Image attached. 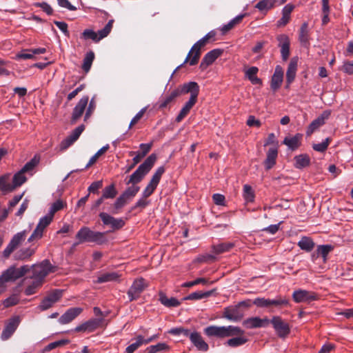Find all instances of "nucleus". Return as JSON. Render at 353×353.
<instances>
[{
	"label": "nucleus",
	"instance_id": "29",
	"mask_svg": "<svg viewBox=\"0 0 353 353\" xmlns=\"http://www.w3.org/2000/svg\"><path fill=\"white\" fill-rule=\"evenodd\" d=\"M17 279H18V276L15 272V267L10 266L0 276V288L4 287L5 283L15 281Z\"/></svg>",
	"mask_w": 353,
	"mask_h": 353
},
{
	"label": "nucleus",
	"instance_id": "42",
	"mask_svg": "<svg viewBox=\"0 0 353 353\" xmlns=\"http://www.w3.org/2000/svg\"><path fill=\"white\" fill-rule=\"evenodd\" d=\"M232 337V339H230L226 342H225V345L231 347H236L244 345L248 341V339L244 336H241V335L234 336Z\"/></svg>",
	"mask_w": 353,
	"mask_h": 353
},
{
	"label": "nucleus",
	"instance_id": "37",
	"mask_svg": "<svg viewBox=\"0 0 353 353\" xmlns=\"http://www.w3.org/2000/svg\"><path fill=\"white\" fill-rule=\"evenodd\" d=\"M298 246L307 252H311L315 246L313 240L308 236H302L301 240L297 243Z\"/></svg>",
	"mask_w": 353,
	"mask_h": 353
},
{
	"label": "nucleus",
	"instance_id": "55",
	"mask_svg": "<svg viewBox=\"0 0 353 353\" xmlns=\"http://www.w3.org/2000/svg\"><path fill=\"white\" fill-rule=\"evenodd\" d=\"M109 148V145L107 144L105 146L102 147L100 150H99L90 159L88 163L85 165V168H88L94 163H95L98 158L102 154H103L105 152H106Z\"/></svg>",
	"mask_w": 353,
	"mask_h": 353
},
{
	"label": "nucleus",
	"instance_id": "20",
	"mask_svg": "<svg viewBox=\"0 0 353 353\" xmlns=\"http://www.w3.org/2000/svg\"><path fill=\"white\" fill-rule=\"evenodd\" d=\"M278 46L281 48V54L283 61H286L290 54V41L288 35L279 34L277 36Z\"/></svg>",
	"mask_w": 353,
	"mask_h": 353
},
{
	"label": "nucleus",
	"instance_id": "26",
	"mask_svg": "<svg viewBox=\"0 0 353 353\" xmlns=\"http://www.w3.org/2000/svg\"><path fill=\"white\" fill-rule=\"evenodd\" d=\"M189 339L198 350L203 352H206L208 350V344L203 340L201 334L198 332H191Z\"/></svg>",
	"mask_w": 353,
	"mask_h": 353
},
{
	"label": "nucleus",
	"instance_id": "22",
	"mask_svg": "<svg viewBox=\"0 0 353 353\" xmlns=\"http://www.w3.org/2000/svg\"><path fill=\"white\" fill-rule=\"evenodd\" d=\"M270 324L268 318L261 319L259 317H251L243 321V325L248 329L264 327Z\"/></svg>",
	"mask_w": 353,
	"mask_h": 353
},
{
	"label": "nucleus",
	"instance_id": "52",
	"mask_svg": "<svg viewBox=\"0 0 353 353\" xmlns=\"http://www.w3.org/2000/svg\"><path fill=\"white\" fill-rule=\"evenodd\" d=\"M128 202V200L121 194L115 201L113 205L112 214H118L119 210Z\"/></svg>",
	"mask_w": 353,
	"mask_h": 353
},
{
	"label": "nucleus",
	"instance_id": "14",
	"mask_svg": "<svg viewBox=\"0 0 353 353\" xmlns=\"http://www.w3.org/2000/svg\"><path fill=\"white\" fill-rule=\"evenodd\" d=\"M63 295V290L56 289L49 293L41 302L39 308L41 310H46L50 308L55 303L59 301Z\"/></svg>",
	"mask_w": 353,
	"mask_h": 353
},
{
	"label": "nucleus",
	"instance_id": "61",
	"mask_svg": "<svg viewBox=\"0 0 353 353\" xmlns=\"http://www.w3.org/2000/svg\"><path fill=\"white\" fill-rule=\"evenodd\" d=\"M147 197H143L142 195H141V199H139L137 202L136 203L134 204V205H133L130 212H132L134 210H135L137 208H140L141 210H143L144 209L145 207H147L149 204H150V201L149 200H147Z\"/></svg>",
	"mask_w": 353,
	"mask_h": 353
},
{
	"label": "nucleus",
	"instance_id": "39",
	"mask_svg": "<svg viewBox=\"0 0 353 353\" xmlns=\"http://www.w3.org/2000/svg\"><path fill=\"white\" fill-rule=\"evenodd\" d=\"M159 301L163 305L168 307H177L181 304V302L176 298H168L162 292L159 294Z\"/></svg>",
	"mask_w": 353,
	"mask_h": 353
},
{
	"label": "nucleus",
	"instance_id": "53",
	"mask_svg": "<svg viewBox=\"0 0 353 353\" xmlns=\"http://www.w3.org/2000/svg\"><path fill=\"white\" fill-rule=\"evenodd\" d=\"M117 194V191L115 188V185L114 183L110 184L108 186H106L103 190L102 196L103 198L105 199H113Z\"/></svg>",
	"mask_w": 353,
	"mask_h": 353
},
{
	"label": "nucleus",
	"instance_id": "21",
	"mask_svg": "<svg viewBox=\"0 0 353 353\" xmlns=\"http://www.w3.org/2000/svg\"><path fill=\"white\" fill-rule=\"evenodd\" d=\"M89 101L88 96L83 97L75 105L72 114L71 121L76 123L83 115Z\"/></svg>",
	"mask_w": 353,
	"mask_h": 353
},
{
	"label": "nucleus",
	"instance_id": "38",
	"mask_svg": "<svg viewBox=\"0 0 353 353\" xmlns=\"http://www.w3.org/2000/svg\"><path fill=\"white\" fill-rule=\"evenodd\" d=\"M35 252V249L32 248H23L17 251L14 255L15 260L23 261L29 259Z\"/></svg>",
	"mask_w": 353,
	"mask_h": 353
},
{
	"label": "nucleus",
	"instance_id": "35",
	"mask_svg": "<svg viewBox=\"0 0 353 353\" xmlns=\"http://www.w3.org/2000/svg\"><path fill=\"white\" fill-rule=\"evenodd\" d=\"M294 167L297 169H303L309 166L310 164V158L306 154L296 155L294 158Z\"/></svg>",
	"mask_w": 353,
	"mask_h": 353
},
{
	"label": "nucleus",
	"instance_id": "3",
	"mask_svg": "<svg viewBox=\"0 0 353 353\" xmlns=\"http://www.w3.org/2000/svg\"><path fill=\"white\" fill-rule=\"evenodd\" d=\"M157 158L155 154H151L130 176L129 179L125 181V183L127 185H136L140 183L150 171L157 161Z\"/></svg>",
	"mask_w": 353,
	"mask_h": 353
},
{
	"label": "nucleus",
	"instance_id": "11",
	"mask_svg": "<svg viewBox=\"0 0 353 353\" xmlns=\"http://www.w3.org/2000/svg\"><path fill=\"white\" fill-rule=\"evenodd\" d=\"M147 287L148 284L143 278L141 277L135 279L127 292L129 301H133L139 299Z\"/></svg>",
	"mask_w": 353,
	"mask_h": 353
},
{
	"label": "nucleus",
	"instance_id": "59",
	"mask_svg": "<svg viewBox=\"0 0 353 353\" xmlns=\"http://www.w3.org/2000/svg\"><path fill=\"white\" fill-rule=\"evenodd\" d=\"M252 303L253 305H255L258 307L270 309V299H266L265 297H258L253 300Z\"/></svg>",
	"mask_w": 353,
	"mask_h": 353
},
{
	"label": "nucleus",
	"instance_id": "19",
	"mask_svg": "<svg viewBox=\"0 0 353 353\" xmlns=\"http://www.w3.org/2000/svg\"><path fill=\"white\" fill-rule=\"evenodd\" d=\"M333 249L334 247L331 245H318L316 250L311 254L312 261L315 263L319 257H321L323 263H325L328 259V254Z\"/></svg>",
	"mask_w": 353,
	"mask_h": 353
},
{
	"label": "nucleus",
	"instance_id": "23",
	"mask_svg": "<svg viewBox=\"0 0 353 353\" xmlns=\"http://www.w3.org/2000/svg\"><path fill=\"white\" fill-rule=\"evenodd\" d=\"M82 311L81 307H71L60 316L59 323L62 325L68 324L77 318Z\"/></svg>",
	"mask_w": 353,
	"mask_h": 353
},
{
	"label": "nucleus",
	"instance_id": "30",
	"mask_svg": "<svg viewBox=\"0 0 353 353\" xmlns=\"http://www.w3.org/2000/svg\"><path fill=\"white\" fill-rule=\"evenodd\" d=\"M297 66L298 59L296 57L292 58L289 63L288 70L286 72V83L288 85L291 84L295 79Z\"/></svg>",
	"mask_w": 353,
	"mask_h": 353
},
{
	"label": "nucleus",
	"instance_id": "1",
	"mask_svg": "<svg viewBox=\"0 0 353 353\" xmlns=\"http://www.w3.org/2000/svg\"><path fill=\"white\" fill-rule=\"evenodd\" d=\"M75 238L77 242L73 244V248L83 243H94L97 245H103L108 242L105 232L94 231L86 226L80 228L77 232Z\"/></svg>",
	"mask_w": 353,
	"mask_h": 353
},
{
	"label": "nucleus",
	"instance_id": "40",
	"mask_svg": "<svg viewBox=\"0 0 353 353\" xmlns=\"http://www.w3.org/2000/svg\"><path fill=\"white\" fill-rule=\"evenodd\" d=\"M214 290L206 291V292H201V291H197L192 292L188 296L184 297L183 300H199L203 299H206L210 297L214 292Z\"/></svg>",
	"mask_w": 353,
	"mask_h": 353
},
{
	"label": "nucleus",
	"instance_id": "51",
	"mask_svg": "<svg viewBox=\"0 0 353 353\" xmlns=\"http://www.w3.org/2000/svg\"><path fill=\"white\" fill-rule=\"evenodd\" d=\"M103 321L104 319L103 317L97 319H91L89 321H86L88 332H92L97 330V328L101 327Z\"/></svg>",
	"mask_w": 353,
	"mask_h": 353
},
{
	"label": "nucleus",
	"instance_id": "54",
	"mask_svg": "<svg viewBox=\"0 0 353 353\" xmlns=\"http://www.w3.org/2000/svg\"><path fill=\"white\" fill-rule=\"evenodd\" d=\"M65 205H66L65 203H64L61 199H58L54 203H53L52 204L48 214L53 218L54 214L57 212L62 210Z\"/></svg>",
	"mask_w": 353,
	"mask_h": 353
},
{
	"label": "nucleus",
	"instance_id": "9",
	"mask_svg": "<svg viewBox=\"0 0 353 353\" xmlns=\"http://www.w3.org/2000/svg\"><path fill=\"white\" fill-rule=\"evenodd\" d=\"M27 235L26 230H23L19 232H17L14 234L11 239L10 243L6 246L3 252V256L5 258H8L10 254L16 250L25 241Z\"/></svg>",
	"mask_w": 353,
	"mask_h": 353
},
{
	"label": "nucleus",
	"instance_id": "48",
	"mask_svg": "<svg viewBox=\"0 0 353 353\" xmlns=\"http://www.w3.org/2000/svg\"><path fill=\"white\" fill-rule=\"evenodd\" d=\"M94 59V53L92 51H90L85 54L82 64V69L85 73L90 71Z\"/></svg>",
	"mask_w": 353,
	"mask_h": 353
},
{
	"label": "nucleus",
	"instance_id": "63",
	"mask_svg": "<svg viewBox=\"0 0 353 353\" xmlns=\"http://www.w3.org/2000/svg\"><path fill=\"white\" fill-rule=\"evenodd\" d=\"M331 141V139L330 138H326L325 141L320 143H315L312 145V148L317 152H323L327 149V147Z\"/></svg>",
	"mask_w": 353,
	"mask_h": 353
},
{
	"label": "nucleus",
	"instance_id": "34",
	"mask_svg": "<svg viewBox=\"0 0 353 353\" xmlns=\"http://www.w3.org/2000/svg\"><path fill=\"white\" fill-rule=\"evenodd\" d=\"M290 306V299L286 296L279 295L274 299H270V308L281 309Z\"/></svg>",
	"mask_w": 353,
	"mask_h": 353
},
{
	"label": "nucleus",
	"instance_id": "50",
	"mask_svg": "<svg viewBox=\"0 0 353 353\" xmlns=\"http://www.w3.org/2000/svg\"><path fill=\"white\" fill-rule=\"evenodd\" d=\"M243 196L246 203H253L254 201V191L250 185L245 184L243 185Z\"/></svg>",
	"mask_w": 353,
	"mask_h": 353
},
{
	"label": "nucleus",
	"instance_id": "43",
	"mask_svg": "<svg viewBox=\"0 0 353 353\" xmlns=\"http://www.w3.org/2000/svg\"><path fill=\"white\" fill-rule=\"evenodd\" d=\"M0 190L3 194H7L13 191L11 183L10 182L9 175L5 174L0 176Z\"/></svg>",
	"mask_w": 353,
	"mask_h": 353
},
{
	"label": "nucleus",
	"instance_id": "17",
	"mask_svg": "<svg viewBox=\"0 0 353 353\" xmlns=\"http://www.w3.org/2000/svg\"><path fill=\"white\" fill-rule=\"evenodd\" d=\"M292 299L296 303H310L312 301L317 300L318 295L313 292L305 290H297L293 292Z\"/></svg>",
	"mask_w": 353,
	"mask_h": 353
},
{
	"label": "nucleus",
	"instance_id": "46",
	"mask_svg": "<svg viewBox=\"0 0 353 353\" xmlns=\"http://www.w3.org/2000/svg\"><path fill=\"white\" fill-rule=\"evenodd\" d=\"M24 173L25 172H22V170H20L13 176L12 181L11 183L13 191L26 181L27 179L24 176Z\"/></svg>",
	"mask_w": 353,
	"mask_h": 353
},
{
	"label": "nucleus",
	"instance_id": "47",
	"mask_svg": "<svg viewBox=\"0 0 353 353\" xmlns=\"http://www.w3.org/2000/svg\"><path fill=\"white\" fill-rule=\"evenodd\" d=\"M170 350V347L165 343H159L157 345L148 347L145 353H157L159 352H166Z\"/></svg>",
	"mask_w": 353,
	"mask_h": 353
},
{
	"label": "nucleus",
	"instance_id": "24",
	"mask_svg": "<svg viewBox=\"0 0 353 353\" xmlns=\"http://www.w3.org/2000/svg\"><path fill=\"white\" fill-rule=\"evenodd\" d=\"M223 317L232 321H239L243 316V312L238 305L228 307L224 309Z\"/></svg>",
	"mask_w": 353,
	"mask_h": 353
},
{
	"label": "nucleus",
	"instance_id": "41",
	"mask_svg": "<svg viewBox=\"0 0 353 353\" xmlns=\"http://www.w3.org/2000/svg\"><path fill=\"white\" fill-rule=\"evenodd\" d=\"M120 277V275L114 272H106L101 274L97 277V280L96 283H102L110 281H117Z\"/></svg>",
	"mask_w": 353,
	"mask_h": 353
},
{
	"label": "nucleus",
	"instance_id": "64",
	"mask_svg": "<svg viewBox=\"0 0 353 353\" xmlns=\"http://www.w3.org/2000/svg\"><path fill=\"white\" fill-rule=\"evenodd\" d=\"M33 6L36 8H41L48 15H51L53 13V9L46 2H35Z\"/></svg>",
	"mask_w": 353,
	"mask_h": 353
},
{
	"label": "nucleus",
	"instance_id": "18",
	"mask_svg": "<svg viewBox=\"0 0 353 353\" xmlns=\"http://www.w3.org/2000/svg\"><path fill=\"white\" fill-rule=\"evenodd\" d=\"M331 115L330 110H325L322 114L314 119L308 126L306 130V135L307 137L313 134L316 130L325 123V121L328 119Z\"/></svg>",
	"mask_w": 353,
	"mask_h": 353
},
{
	"label": "nucleus",
	"instance_id": "10",
	"mask_svg": "<svg viewBox=\"0 0 353 353\" xmlns=\"http://www.w3.org/2000/svg\"><path fill=\"white\" fill-rule=\"evenodd\" d=\"M165 171V170L164 166H160L157 169L156 172L152 175L149 183L147 185L142 192V196L143 197L148 198L153 194L158 184L159 183L161 178L164 174Z\"/></svg>",
	"mask_w": 353,
	"mask_h": 353
},
{
	"label": "nucleus",
	"instance_id": "36",
	"mask_svg": "<svg viewBox=\"0 0 353 353\" xmlns=\"http://www.w3.org/2000/svg\"><path fill=\"white\" fill-rule=\"evenodd\" d=\"M259 72L257 67L252 66L245 71V77L250 81L253 85H261L262 80L257 77L256 74Z\"/></svg>",
	"mask_w": 353,
	"mask_h": 353
},
{
	"label": "nucleus",
	"instance_id": "28",
	"mask_svg": "<svg viewBox=\"0 0 353 353\" xmlns=\"http://www.w3.org/2000/svg\"><path fill=\"white\" fill-rule=\"evenodd\" d=\"M299 41L302 46L307 48H309L310 45V35L308 23L307 22H304L300 28L299 31Z\"/></svg>",
	"mask_w": 353,
	"mask_h": 353
},
{
	"label": "nucleus",
	"instance_id": "33",
	"mask_svg": "<svg viewBox=\"0 0 353 353\" xmlns=\"http://www.w3.org/2000/svg\"><path fill=\"white\" fill-rule=\"evenodd\" d=\"M278 155L277 149L271 148L267 152V157L264 161V165L266 170L271 169L276 164V159Z\"/></svg>",
	"mask_w": 353,
	"mask_h": 353
},
{
	"label": "nucleus",
	"instance_id": "5",
	"mask_svg": "<svg viewBox=\"0 0 353 353\" xmlns=\"http://www.w3.org/2000/svg\"><path fill=\"white\" fill-rule=\"evenodd\" d=\"M209 41V38L205 35L203 38L196 42L188 52L183 63L179 65L175 71L186 63H189L190 65H195L197 64L201 54V49L203 48Z\"/></svg>",
	"mask_w": 353,
	"mask_h": 353
},
{
	"label": "nucleus",
	"instance_id": "7",
	"mask_svg": "<svg viewBox=\"0 0 353 353\" xmlns=\"http://www.w3.org/2000/svg\"><path fill=\"white\" fill-rule=\"evenodd\" d=\"M270 323L272 324L276 335L281 339H285L290 334L291 326L289 323L280 316H273Z\"/></svg>",
	"mask_w": 353,
	"mask_h": 353
},
{
	"label": "nucleus",
	"instance_id": "57",
	"mask_svg": "<svg viewBox=\"0 0 353 353\" xmlns=\"http://www.w3.org/2000/svg\"><path fill=\"white\" fill-rule=\"evenodd\" d=\"M140 188L137 185H132L128 187L122 194L129 201L134 198L139 191Z\"/></svg>",
	"mask_w": 353,
	"mask_h": 353
},
{
	"label": "nucleus",
	"instance_id": "58",
	"mask_svg": "<svg viewBox=\"0 0 353 353\" xmlns=\"http://www.w3.org/2000/svg\"><path fill=\"white\" fill-rule=\"evenodd\" d=\"M70 343V341L68 339H61L59 341H57L52 343H49L44 348V350L46 352L51 351L55 348L64 346Z\"/></svg>",
	"mask_w": 353,
	"mask_h": 353
},
{
	"label": "nucleus",
	"instance_id": "16",
	"mask_svg": "<svg viewBox=\"0 0 353 353\" xmlns=\"http://www.w3.org/2000/svg\"><path fill=\"white\" fill-rule=\"evenodd\" d=\"M103 225H110L112 230H118L125 225V221L122 218H114L106 212H101L99 214Z\"/></svg>",
	"mask_w": 353,
	"mask_h": 353
},
{
	"label": "nucleus",
	"instance_id": "8",
	"mask_svg": "<svg viewBox=\"0 0 353 353\" xmlns=\"http://www.w3.org/2000/svg\"><path fill=\"white\" fill-rule=\"evenodd\" d=\"M113 23V19L110 20L103 29L98 31V33L91 29H85L81 34V38L92 39L94 42H98L109 34L112 28Z\"/></svg>",
	"mask_w": 353,
	"mask_h": 353
},
{
	"label": "nucleus",
	"instance_id": "31",
	"mask_svg": "<svg viewBox=\"0 0 353 353\" xmlns=\"http://www.w3.org/2000/svg\"><path fill=\"white\" fill-rule=\"evenodd\" d=\"M302 137L303 135L299 133L296 134L292 137H286L284 139L283 143L287 145L289 149L294 151L300 147Z\"/></svg>",
	"mask_w": 353,
	"mask_h": 353
},
{
	"label": "nucleus",
	"instance_id": "25",
	"mask_svg": "<svg viewBox=\"0 0 353 353\" xmlns=\"http://www.w3.org/2000/svg\"><path fill=\"white\" fill-rule=\"evenodd\" d=\"M223 53V50L221 49H214L210 52H208L203 58L200 68L202 70L205 69L208 66L212 64L213 62L219 57Z\"/></svg>",
	"mask_w": 353,
	"mask_h": 353
},
{
	"label": "nucleus",
	"instance_id": "6",
	"mask_svg": "<svg viewBox=\"0 0 353 353\" xmlns=\"http://www.w3.org/2000/svg\"><path fill=\"white\" fill-rule=\"evenodd\" d=\"M32 278H38L44 281V279L50 274L56 271V267L52 265L48 259L42 261L39 264L32 266Z\"/></svg>",
	"mask_w": 353,
	"mask_h": 353
},
{
	"label": "nucleus",
	"instance_id": "27",
	"mask_svg": "<svg viewBox=\"0 0 353 353\" xmlns=\"http://www.w3.org/2000/svg\"><path fill=\"white\" fill-rule=\"evenodd\" d=\"M283 80V70L281 65H276L274 73L272 77L270 87L274 90H277L281 85Z\"/></svg>",
	"mask_w": 353,
	"mask_h": 353
},
{
	"label": "nucleus",
	"instance_id": "49",
	"mask_svg": "<svg viewBox=\"0 0 353 353\" xmlns=\"http://www.w3.org/2000/svg\"><path fill=\"white\" fill-rule=\"evenodd\" d=\"M234 243L230 242L222 243L212 246L213 252L216 254H220L230 251L233 247Z\"/></svg>",
	"mask_w": 353,
	"mask_h": 353
},
{
	"label": "nucleus",
	"instance_id": "2",
	"mask_svg": "<svg viewBox=\"0 0 353 353\" xmlns=\"http://www.w3.org/2000/svg\"><path fill=\"white\" fill-rule=\"evenodd\" d=\"M204 334L208 337H216L219 339L243 335L244 331L239 327L234 325L228 326H216L210 325L206 327L204 330Z\"/></svg>",
	"mask_w": 353,
	"mask_h": 353
},
{
	"label": "nucleus",
	"instance_id": "45",
	"mask_svg": "<svg viewBox=\"0 0 353 353\" xmlns=\"http://www.w3.org/2000/svg\"><path fill=\"white\" fill-rule=\"evenodd\" d=\"M245 14H239L232 19L228 23L223 26L221 31L223 34H226L228 31L232 30L236 24L239 23L244 18Z\"/></svg>",
	"mask_w": 353,
	"mask_h": 353
},
{
	"label": "nucleus",
	"instance_id": "60",
	"mask_svg": "<svg viewBox=\"0 0 353 353\" xmlns=\"http://www.w3.org/2000/svg\"><path fill=\"white\" fill-rule=\"evenodd\" d=\"M136 341L132 343L129 346H128L125 349L126 353H134L139 347H141L143 344L141 340H142V336L138 335L136 337Z\"/></svg>",
	"mask_w": 353,
	"mask_h": 353
},
{
	"label": "nucleus",
	"instance_id": "4",
	"mask_svg": "<svg viewBox=\"0 0 353 353\" xmlns=\"http://www.w3.org/2000/svg\"><path fill=\"white\" fill-rule=\"evenodd\" d=\"M189 91L185 92V94L190 93V97L188 101H187L183 107L181 108L179 114L176 118V121L181 122L190 112V110L195 105L197 101V97L199 94V85L196 82L190 81L187 83V87Z\"/></svg>",
	"mask_w": 353,
	"mask_h": 353
},
{
	"label": "nucleus",
	"instance_id": "56",
	"mask_svg": "<svg viewBox=\"0 0 353 353\" xmlns=\"http://www.w3.org/2000/svg\"><path fill=\"white\" fill-rule=\"evenodd\" d=\"M39 157L34 156L30 161L23 165L21 170L25 173L31 172L39 164Z\"/></svg>",
	"mask_w": 353,
	"mask_h": 353
},
{
	"label": "nucleus",
	"instance_id": "62",
	"mask_svg": "<svg viewBox=\"0 0 353 353\" xmlns=\"http://www.w3.org/2000/svg\"><path fill=\"white\" fill-rule=\"evenodd\" d=\"M168 333L174 336H179L182 334L187 337H190V334H191L189 330L185 329L183 327L172 328L171 330H169Z\"/></svg>",
	"mask_w": 353,
	"mask_h": 353
},
{
	"label": "nucleus",
	"instance_id": "32",
	"mask_svg": "<svg viewBox=\"0 0 353 353\" xmlns=\"http://www.w3.org/2000/svg\"><path fill=\"white\" fill-rule=\"evenodd\" d=\"M294 9V6L292 4H287L282 10V17L277 21L278 26H286L290 19V14L293 10Z\"/></svg>",
	"mask_w": 353,
	"mask_h": 353
},
{
	"label": "nucleus",
	"instance_id": "13",
	"mask_svg": "<svg viewBox=\"0 0 353 353\" xmlns=\"http://www.w3.org/2000/svg\"><path fill=\"white\" fill-rule=\"evenodd\" d=\"M53 218L47 214L40 219L39 223L33 231L32 234L28 239V241L31 242L34 240L40 239L43 236V232L46 228H47L52 222Z\"/></svg>",
	"mask_w": 353,
	"mask_h": 353
},
{
	"label": "nucleus",
	"instance_id": "15",
	"mask_svg": "<svg viewBox=\"0 0 353 353\" xmlns=\"http://www.w3.org/2000/svg\"><path fill=\"white\" fill-rule=\"evenodd\" d=\"M187 83H183V85L179 86L174 90H172L170 93L167 94L160 102L159 108L163 109L167 107L168 104L172 103L176 98L179 97L181 94H185V92L189 91L188 89H186Z\"/></svg>",
	"mask_w": 353,
	"mask_h": 353
},
{
	"label": "nucleus",
	"instance_id": "44",
	"mask_svg": "<svg viewBox=\"0 0 353 353\" xmlns=\"http://www.w3.org/2000/svg\"><path fill=\"white\" fill-rule=\"evenodd\" d=\"M277 0H261L256 5L255 8L262 12H266L272 9Z\"/></svg>",
	"mask_w": 353,
	"mask_h": 353
},
{
	"label": "nucleus",
	"instance_id": "12",
	"mask_svg": "<svg viewBox=\"0 0 353 353\" xmlns=\"http://www.w3.org/2000/svg\"><path fill=\"white\" fill-rule=\"evenodd\" d=\"M21 323L19 316H13L10 318L5 323L4 329L2 331L1 339L3 341L9 339L17 329Z\"/></svg>",
	"mask_w": 353,
	"mask_h": 353
}]
</instances>
